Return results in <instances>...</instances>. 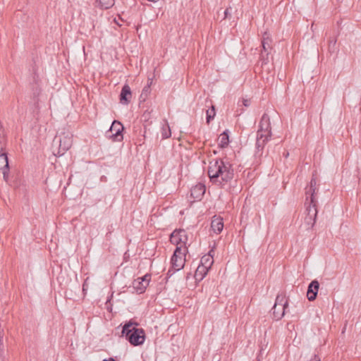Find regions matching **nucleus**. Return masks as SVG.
I'll use <instances>...</instances> for the list:
<instances>
[{"label": "nucleus", "mask_w": 361, "mask_h": 361, "mask_svg": "<svg viewBox=\"0 0 361 361\" xmlns=\"http://www.w3.org/2000/svg\"><path fill=\"white\" fill-rule=\"evenodd\" d=\"M207 174L210 181L221 188L234 178V170L229 161L214 159L209 161Z\"/></svg>", "instance_id": "1"}, {"label": "nucleus", "mask_w": 361, "mask_h": 361, "mask_svg": "<svg viewBox=\"0 0 361 361\" xmlns=\"http://www.w3.org/2000/svg\"><path fill=\"white\" fill-rule=\"evenodd\" d=\"M138 325L137 322L130 319L122 326L121 336L133 346L141 345L145 341V331L142 328H137Z\"/></svg>", "instance_id": "2"}, {"label": "nucleus", "mask_w": 361, "mask_h": 361, "mask_svg": "<svg viewBox=\"0 0 361 361\" xmlns=\"http://www.w3.org/2000/svg\"><path fill=\"white\" fill-rule=\"evenodd\" d=\"M288 306V300L283 293L278 294L275 304L272 307L273 315L276 320H280L285 314L286 309Z\"/></svg>", "instance_id": "3"}, {"label": "nucleus", "mask_w": 361, "mask_h": 361, "mask_svg": "<svg viewBox=\"0 0 361 361\" xmlns=\"http://www.w3.org/2000/svg\"><path fill=\"white\" fill-rule=\"evenodd\" d=\"M188 235L184 229H175L170 235V242L177 247L182 246V251L188 252L186 243Z\"/></svg>", "instance_id": "4"}, {"label": "nucleus", "mask_w": 361, "mask_h": 361, "mask_svg": "<svg viewBox=\"0 0 361 361\" xmlns=\"http://www.w3.org/2000/svg\"><path fill=\"white\" fill-rule=\"evenodd\" d=\"M123 124L120 121L114 120L110 128L106 132L105 135L113 142H121L123 139Z\"/></svg>", "instance_id": "5"}, {"label": "nucleus", "mask_w": 361, "mask_h": 361, "mask_svg": "<svg viewBox=\"0 0 361 361\" xmlns=\"http://www.w3.org/2000/svg\"><path fill=\"white\" fill-rule=\"evenodd\" d=\"M186 252L182 251V246L176 247L171 259V264L173 269L180 270L184 267L185 259L183 256Z\"/></svg>", "instance_id": "6"}, {"label": "nucleus", "mask_w": 361, "mask_h": 361, "mask_svg": "<svg viewBox=\"0 0 361 361\" xmlns=\"http://www.w3.org/2000/svg\"><path fill=\"white\" fill-rule=\"evenodd\" d=\"M54 142L59 145L57 153L54 152V154L60 157L71 148L73 141L71 137L63 135V136H56L54 140Z\"/></svg>", "instance_id": "7"}, {"label": "nucleus", "mask_w": 361, "mask_h": 361, "mask_svg": "<svg viewBox=\"0 0 361 361\" xmlns=\"http://www.w3.org/2000/svg\"><path fill=\"white\" fill-rule=\"evenodd\" d=\"M257 134H264L268 136L272 135L270 118L267 114L262 115Z\"/></svg>", "instance_id": "8"}, {"label": "nucleus", "mask_w": 361, "mask_h": 361, "mask_svg": "<svg viewBox=\"0 0 361 361\" xmlns=\"http://www.w3.org/2000/svg\"><path fill=\"white\" fill-rule=\"evenodd\" d=\"M319 288V283L317 280L312 281L307 287V298L310 301H314L317 296Z\"/></svg>", "instance_id": "9"}, {"label": "nucleus", "mask_w": 361, "mask_h": 361, "mask_svg": "<svg viewBox=\"0 0 361 361\" xmlns=\"http://www.w3.org/2000/svg\"><path fill=\"white\" fill-rule=\"evenodd\" d=\"M317 200L312 203L311 199H309V197H306V201L305 202V205L306 207V212L307 216H310L314 219H317Z\"/></svg>", "instance_id": "10"}, {"label": "nucleus", "mask_w": 361, "mask_h": 361, "mask_svg": "<svg viewBox=\"0 0 361 361\" xmlns=\"http://www.w3.org/2000/svg\"><path fill=\"white\" fill-rule=\"evenodd\" d=\"M132 98V92L130 86L128 84H125L121 91L119 99L120 102L122 104H128L130 102Z\"/></svg>", "instance_id": "11"}, {"label": "nucleus", "mask_w": 361, "mask_h": 361, "mask_svg": "<svg viewBox=\"0 0 361 361\" xmlns=\"http://www.w3.org/2000/svg\"><path fill=\"white\" fill-rule=\"evenodd\" d=\"M206 192V187L202 183H198L190 190V196L196 200H200Z\"/></svg>", "instance_id": "12"}, {"label": "nucleus", "mask_w": 361, "mask_h": 361, "mask_svg": "<svg viewBox=\"0 0 361 361\" xmlns=\"http://www.w3.org/2000/svg\"><path fill=\"white\" fill-rule=\"evenodd\" d=\"M317 180L314 175L312 176L309 188H306V197H309V199H311L312 203L316 200L315 194L316 191L318 190L317 188Z\"/></svg>", "instance_id": "13"}, {"label": "nucleus", "mask_w": 361, "mask_h": 361, "mask_svg": "<svg viewBox=\"0 0 361 361\" xmlns=\"http://www.w3.org/2000/svg\"><path fill=\"white\" fill-rule=\"evenodd\" d=\"M271 136L265 135L264 134H257L256 138V149L257 152H262L264 146L271 138Z\"/></svg>", "instance_id": "14"}, {"label": "nucleus", "mask_w": 361, "mask_h": 361, "mask_svg": "<svg viewBox=\"0 0 361 361\" xmlns=\"http://www.w3.org/2000/svg\"><path fill=\"white\" fill-rule=\"evenodd\" d=\"M223 228H224V222H223L222 218H220V217L214 218L212 220L211 228L213 230V231L215 233H216V234L220 233L222 231Z\"/></svg>", "instance_id": "15"}, {"label": "nucleus", "mask_w": 361, "mask_h": 361, "mask_svg": "<svg viewBox=\"0 0 361 361\" xmlns=\"http://www.w3.org/2000/svg\"><path fill=\"white\" fill-rule=\"evenodd\" d=\"M212 252V250L209 251V252L207 255H204V256H202L200 259V266L207 268L209 270L214 263L213 256L211 255Z\"/></svg>", "instance_id": "16"}, {"label": "nucleus", "mask_w": 361, "mask_h": 361, "mask_svg": "<svg viewBox=\"0 0 361 361\" xmlns=\"http://www.w3.org/2000/svg\"><path fill=\"white\" fill-rule=\"evenodd\" d=\"M271 39L269 37V34L267 32H264L262 40V46L263 49L262 51L266 52L267 56H269V51L271 49Z\"/></svg>", "instance_id": "17"}, {"label": "nucleus", "mask_w": 361, "mask_h": 361, "mask_svg": "<svg viewBox=\"0 0 361 361\" xmlns=\"http://www.w3.org/2000/svg\"><path fill=\"white\" fill-rule=\"evenodd\" d=\"M147 286L148 283L143 282V281H140V279H137L133 281V288L139 293H144Z\"/></svg>", "instance_id": "18"}, {"label": "nucleus", "mask_w": 361, "mask_h": 361, "mask_svg": "<svg viewBox=\"0 0 361 361\" xmlns=\"http://www.w3.org/2000/svg\"><path fill=\"white\" fill-rule=\"evenodd\" d=\"M209 269L199 265L194 274L195 280L198 281H202L205 277Z\"/></svg>", "instance_id": "19"}, {"label": "nucleus", "mask_w": 361, "mask_h": 361, "mask_svg": "<svg viewBox=\"0 0 361 361\" xmlns=\"http://www.w3.org/2000/svg\"><path fill=\"white\" fill-rule=\"evenodd\" d=\"M220 142L219 143V147L221 149L226 148L228 147L229 144V135L228 130H224L219 136Z\"/></svg>", "instance_id": "20"}, {"label": "nucleus", "mask_w": 361, "mask_h": 361, "mask_svg": "<svg viewBox=\"0 0 361 361\" xmlns=\"http://www.w3.org/2000/svg\"><path fill=\"white\" fill-rule=\"evenodd\" d=\"M95 4L101 9H109L114 5L115 0H96Z\"/></svg>", "instance_id": "21"}, {"label": "nucleus", "mask_w": 361, "mask_h": 361, "mask_svg": "<svg viewBox=\"0 0 361 361\" xmlns=\"http://www.w3.org/2000/svg\"><path fill=\"white\" fill-rule=\"evenodd\" d=\"M9 168L7 153L4 150L0 152V170H7Z\"/></svg>", "instance_id": "22"}, {"label": "nucleus", "mask_w": 361, "mask_h": 361, "mask_svg": "<svg viewBox=\"0 0 361 361\" xmlns=\"http://www.w3.org/2000/svg\"><path fill=\"white\" fill-rule=\"evenodd\" d=\"M161 137L162 139H166L171 137V132L169 125L167 122H166L165 125H164L161 128Z\"/></svg>", "instance_id": "23"}, {"label": "nucleus", "mask_w": 361, "mask_h": 361, "mask_svg": "<svg viewBox=\"0 0 361 361\" xmlns=\"http://www.w3.org/2000/svg\"><path fill=\"white\" fill-rule=\"evenodd\" d=\"M152 84V82H150L149 84H147L144 88L142 89V93L140 96V102H145L148 96V94L150 92V85Z\"/></svg>", "instance_id": "24"}, {"label": "nucleus", "mask_w": 361, "mask_h": 361, "mask_svg": "<svg viewBox=\"0 0 361 361\" xmlns=\"http://www.w3.org/2000/svg\"><path fill=\"white\" fill-rule=\"evenodd\" d=\"M207 116H206V121L207 123L209 124L212 120L214 119L215 115H216V111L215 107L214 105L212 106L211 109L207 110Z\"/></svg>", "instance_id": "25"}, {"label": "nucleus", "mask_w": 361, "mask_h": 361, "mask_svg": "<svg viewBox=\"0 0 361 361\" xmlns=\"http://www.w3.org/2000/svg\"><path fill=\"white\" fill-rule=\"evenodd\" d=\"M40 94H41V88L38 85L33 87L32 95V102L37 101V99H39V96Z\"/></svg>", "instance_id": "26"}, {"label": "nucleus", "mask_w": 361, "mask_h": 361, "mask_svg": "<svg viewBox=\"0 0 361 361\" xmlns=\"http://www.w3.org/2000/svg\"><path fill=\"white\" fill-rule=\"evenodd\" d=\"M39 99H37V101L35 102H32V114H33V116L34 117H36V116H38L39 114Z\"/></svg>", "instance_id": "27"}, {"label": "nucleus", "mask_w": 361, "mask_h": 361, "mask_svg": "<svg viewBox=\"0 0 361 361\" xmlns=\"http://www.w3.org/2000/svg\"><path fill=\"white\" fill-rule=\"evenodd\" d=\"M304 222L308 226L307 228H312L316 222V219L306 216Z\"/></svg>", "instance_id": "28"}, {"label": "nucleus", "mask_w": 361, "mask_h": 361, "mask_svg": "<svg viewBox=\"0 0 361 361\" xmlns=\"http://www.w3.org/2000/svg\"><path fill=\"white\" fill-rule=\"evenodd\" d=\"M260 61L262 63L261 66L263 67L264 65H267L269 62V56H267V53L264 51H262L260 54Z\"/></svg>", "instance_id": "29"}, {"label": "nucleus", "mask_w": 361, "mask_h": 361, "mask_svg": "<svg viewBox=\"0 0 361 361\" xmlns=\"http://www.w3.org/2000/svg\"><path fill=\"white\" fill-rule=\"evenodd\" d=\"M337 39L336 38H331L329 40V49L330 51H335V47L336 44Z\"/></svg>", "instance_id": "30"}, {"label": "nucleus", "mask_w": 361, "mask_h": 361, "mask_svg": "<svg viewBox=\"0 0 361 361\" xmlns=\"http://www.w3.org/2000/svg\"><path fill=\"white\" fill-rule=\"evenodd\" d=\"M138 279H140V281H143V282H146V283H149L151 280V274H146L145 276L142 277H138Z\"/></svg>", "instance_id": "31"}, {"label": "nucleus", "mask_w": 361, "mask_h": 361, "mask_svg": "<svg viewBox=\"0 0 361 361\" xmlns=\"http://www.w3.org/2000/svg\"><path fill=\"white\" fill-rule=\"evenodd\" d=\"M177 270L173 269L172 267L168 270L166 277V281Z\"/></svg>", "instance_id": "32"}, {"label": "nucleus", "mask_w": 361, "mask_h": 361, "mask_svg": "<svg viewBox=\"0 0 361 361\" xmlns=\"http://www.w3.org/2000/svg\"><path fill=\"white\" fill-rule=\"evenodd\" d=\"M2 171V173H3V176H4V179L6 180V181H8V173H9V168L7 169V170H1Z\"/></svg>", "instance_id": "33"}, {"label": "nucleus", "mask_w": 361, "mask_h": 361, "mask_svg": "<svg viewBox=\"0 0 361 361\" xmlns=\"http://www.w3.org/2000/svg\"><path fill=\"white\" fill-rule=\"evenodd\" d=\"M243 104L246 107L249 106L250 105V100L247 99H243Z\"/></svg>", "instance_id": "34"}, {"label": "nucleus", "mask_w": 361, "mask_h": 361, "mask_svg": "<svg viewBox=\"0 0 361 361\" xmlns=\"http://www.w3.org/2000/svg\"><path fill=\"white\" fill-rule=\"evenodd\" d=\"M229 8H227L224 11V19L231 17V13H229Z\"/></svg>", "instance_id": "35"}, {"label": "nucleus", "mask_w": 361, "mask_h": 361, "mask_svg": "<svg viewBox=\"0 0 361 361\" xmlns=\"http://www.w3.org/2000/svg\"><path fill=\"white\" fill-rule=\"evenodd\" d=\"M113 297V293L111 295L110 298L107 299L106 300V308L109 310V305L111 306V298Z\"/></svg>", "instance_id": "36"}, {"label": "nucleus", "mask_w": 361, "mask_h": 361, "mask_svg": "<svg viewBox=\"0 0 361 361\" xmlns=\"http://www.w3.org/2000/svg\"><path fill=\"white\" fill-rule=\"evenodd\" d=\"M0 361H6V357L4 353H1Z\"/></svg>", "instance_id": "37"}, {"label": "nucleus", "mask_w": 361, "mask_h": 361, "mask_svg": "<svg viewBox=\"0 0 361 361\" xmlns=\"http://www.w3.org/2000/svg\"><path fill=\"white\" fill-rule=\"evenodd\" d=\"M4 335V330H1V331L0 330V338L1 340H3Z\"/></svg>", "instance_id": "38"}, {"label": "nucleus", "mask_w": 361, "mask_h": 361, "mask_svg": "<svg viewBox=\"0 0 361 361\" xmlns=\"http://www.w3.org/2000/svg\"><path fill=\"white\" fill-rule=\"evenodd\" d=\"M103 361H115L114 358L110 357L109 359H104Z\"/></svg>", "instance_id": "39"}, {"label": "nucleus", "mask_w": 361, "mask_h": 361, "mask_svg": "<svg viewBox=\"0 0 361 361\" xmlns=\"http://www.w3.org/2000/svg\"><path fill=\"white\" fill-rule=\"evenodd\" d=\"M314 357H315L314 361H320V359H319V357H318V356L314 355Z\"/></svg>", "instance_id": "40"}, {"label": "nucleus", "mask_w": 361, "mask_h": 361, "mask_svg": "<svg viewBox=\"0 0 361 361\" xmlns=\"http://www.w3.org/2000/svg\"><path fill=\"white\" fill-rule=\"evenodd\" d=\"M276 312H281V307H277Z\"/></svg>", "instance_id": "41"}, {"label": "nucleus", "mask_w": 361, "mask_h": 361, "mask_svg": "<svg viewBox=\"0 0 361 361\" xmlns=\"http://www.w3.org/2000/svg\"><path fill=\"white\" fill-rule=\"evenodd\" d=\"M288 154H289V153H288V152H286V154H284V156H285L286 157H287L288 156Z\"/></svg>", "instance_id": "42"}, {"label": "nucleus", "mask_w": 361, "mask_h": 361, "mask_svg": "<svg viewBox=\"0 0 361 361\" xmlns=\"http://www.w3.org/2000/svg\"><path fill=\"white\" fill-rule=\"evenodd\" d=\"M257 361H260L259 360H257Z\"/></svg>", "instance_id": "43"}]
</instances>
